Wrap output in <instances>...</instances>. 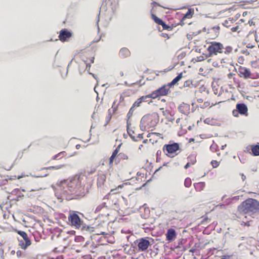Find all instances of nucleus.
Wrapping results in <instances>:
<instances>
[{"label":"nucleus","mask_w":259,"mask_h":259,"mask_svg":"<svg viewBox=\"0 0 259 259\" xmlns=\"http://www.w3.org/2000/svg\"><path fill=\"white\" fill-rule=\"evenodd\" d=\"M208 220V218L207 217H205L204 218V219H203V220L201 221V224H204L207 221V220Z\"/></svg>","instance_id":"obj_47"},{"label":"nucleus","mask_w":259,"mask_h":259,"mask_svg":"<svg viewBox=\"0 0 259 259\" xmlns=\"http://www.w3.org/2000/svg\"><path fill=\"white\" fill-rule=\"evenodd\" d=\"M115 157H113L112 156H111V157L109 158V164H112L113 161V160L114 159Z\"/></svg>","instance_id":"obj_48"},{"label":"nucleus","mask_w":259,"mask_h":259,"mask_svg":"<svg viewBox=\"0 0 259 259\" xmlns=\"http://www.w3.org/2000/svg\"><path fill=\"white\" fill-rule=\"evenodd\" d=\"M130 125H131V123H130L129 122H127L126 124V130H127V133H128L129 136L131 137V138L134 141H137L138 139L135 136H134L133 135L134 134V131L132 130H130L129 127H130Z\"/></svg>","instance_id":"obj_19"},{"label":"nucleus","mask_w":259,"mask_h":259,"mask_svg":"<svg viewBox=\"0 0 259 259\" xmlns=\"http://www.w3.org/2000/svg\"><path fill=\"white\" fill-rule=\"evenodd\" d=\"M59 189L62 196L69 200L79 196L83 190L78 179L76 178L61 181Z\"/></svg>","instance_id":"obj_1"},{"label":"nucleus","mask_w":259,"mask_h":259,"mask_svg":"<svg viewBox=\"0 0 259 259\" xmlns=\"http://www.w3.org/2000/svg\"><path fill=\"white\" fill-rule=\"evenodd\" d=\"M180 145L178 143L165 144L163 147L164 152L166 151L168 154H172L180 149Z\"/></svg>","instance_id":"obj_9"},{"label":"nucleus","mask_w":259,"mask_h":259,"mask_svg":"<svg viewBox=\"0 0 259 259\" xmlns=\"http://www.w3.org/2000/svg\"><path fill=\"white\" fill-rule=\"evenodd\" d=\"M210 149L212 152L219 151L218 150V145L217 144H214V143L210 146Z\"/></svg>","instance_id":"obj_32"},{"label":"nucleus","mask_w":259,"mask_h":259,"mask_svg":"<svg viewBox=\"0 0 259 259\" xmlns=\"http://www.w3.org/2000/svg\"><path fill=\"white\" fill-rule=\"evenodd\" d=\"M151 18L154 20V21L158 25H159L162 21V19L157 17L155 15L153 14H151Z\"/></svg>","instance_id":"obj_23"},{"label":"nucleus","mask_w":259,"mask_h":259,"mask_svg":"<svg viewBox=\"0 0 259 259\" xmlns=\"http://www.w3.org/2000/svg\"><path fill=\"white\" fill-rule=\"evenodd\" d=\"M170 89L165 84L161 87L159 88L155 91L152 92V95L153 97V99L158 98L161 96H166L168 94Z\"/></svg>","instance_id":"obj_6"},{"label":"nucleus","mask_w":259,"mask_h":259,"mask_svg":"<svg viewBox=\"0 0 259 259\" xmlns=\"http://www.w3.org/2000/svg\"><path fill=\"white\" fill-rule=\"evenodd\" d=\"M236 109L232 111L234 116L238 117V114L245 115L247 114L248 108L246 104L243 103H237L236 106Z\"/></svg>","instance_id":"obj_8"},{"label":"nucleus","mask_w":259,"mask_h":259,"mask_svg":"<svg viewBox=\"0 0 259 259\" xmlns=\"http://www.w3.org/2000/svg\"><path fill=\"white\" fill-rule=\"evenodd\" d=\"M190 106L189 104L182 103L178 107L179 111L183 114L188 115L189 113Z\"/></svg>","instance_id":"obj_12"},{"label":"nucleus","mask_w":259,"mask_h":259,"mask_svg":"<svg viewBox=\"0 0 259 259\" xmlns=\"http://www.w3.org/2000/svg\"><path fill=\"white\" fill-rule=\"evenodd\" d=\"M239 28V26H237L236 27H233L231 28V30L233 32H235V31H237V30Z\"/></svg>","instance_id":"obj_50"},{"label":"nucleus","mask_w":259,"mask_h":259,"mask_svg":"<svg viewBox=\"0 0 259 259\" xmlns=\"http://www.w3.org/2000/svg\"><path fill=\"white\" fill-rule=\"evenodd\" d=\"M221 259H234V257L232 254L224 255L221 257Z\"/></svg>","instance_id":"obj_36"},{"label":"nucleus","mask_w":259,"mask_h":259,"mask_svg":"<svg viewBox=\"0 0 259 259\" xmlns=\"http://www.w3.org/2000/svg\"><path fill=\"white\" fill-rule=\"evenodd\" d=\"M240 214H251L259 210V202L253 198H248L238 206Z\"/></svg>","instance_id":"obj_3"},{"label":"nucleus","mask_w":259,"mask_h":259,"mask_svg":"<svg viewBox=\"0 0 259 259\" xmlns=\"http://www.w3.org/2000/svg\"><path fill=\"white\" fill-rule=\"evenodd\" d=\"M212 29L217 33L219 32L220 30V27L219 26H215L212 28Z\"/></svg>","instance_id":"obj_43"},{"label":"nucleus","mask_w":259,"mask_h":259,"mask_svg":"<svg viewBox=\"0 0 259 259\" xmlns=\"http://www.w3.org/2000/svg\"><path fill=\"white\" fill-rule=\"evenodd\" d=\"M246 47H247V48H253L254 47V46H253V45H252V44H248L247 45Z\"/></svg>","instance_id":"obj_54"},{"label":"nucleus","mask_w":259,"mask_h":259,"mask_svg":"<svg viewBox=\"0 0 259 259\" xmlns=\"http://www.w3.org/2000/svg\"><path fill=\"white\" fill-rule=\"evenodd\" d=\"M194 13V11L193 9L190 8L188 9V11L184 15L183 17L182 20H181L180 23L182 26L184 24V23L183 22V21L186 19V18H191L192 17L193 14Z\"/></svg>","instance_id":"obj_14"},{"label":"nucleus","mask_w":259,"mask_h":259,"mask_svg":"<svg viewBox=\"0 0 259 259\" xmlns=\"http://www.w3.org/2000/svg\"><path fill=\"white\" fill-rule=\"evenodd\" d=\"M170 116H171V117L168 118V121L172 122L174 121L175 118L174 117H172L173 115H172L171 113H170Z\"/></svg>","instance_id":"obj_53"},{"label":"nucleus","mask_w":259,"mask_h":259,"mask_svg":"<svg viewBox=\"0 0 259 259\" xmlns=\"http://www.w3.org/2000/svg\"><path fill=\"white\" fill-rule=\"evenodd\" d=\"M152 4H153L154 5H157V6H160V5L158 3H157V2H152Z\"/></svg>","instance_id":"obj_63"},{"label":"nucleus","mask_w":259,"mask_h":259,"mask_svg":"<svg viewBox=\"0 0 259 259\" xmlns=\"http://www.w3.org/2000/svg\"><path fill=\"white\" fill-rule=\"evenodd\" d=\"M182 76L183 73H181L174 78L170 82L165 84L168 88H170L171 86L176 84L182 78Z\"/></svg>","instance_id":"obj_15"},{"label":"nucleus","mask_w":259,"mask_h":259,"mask_svg":"<svg viewBox=\"0 0 259 259\" xmlns=\"http://www.w3.org/2000/svg\"><path fill=\"white\" fill-rule=\"evenodd\" d=\"M104 207H107V206L106 205V204L105 202H103L102 204L98 205L96 207V208L95 210V212L96 213L97 212L100 211L103 208H104Z\"/></svg>","instance_id":"obj_24"},{"label":"nucleus","mask_w":259,"mask_h":259,"mask_svg":"<svg viewBox=\"0 0 259 259\" xmlns=\"http://www.w3.org/2000/svg\"><path fill=\"white\" fill-rule=\"evenodd\" d=\"M142 102V101L140 100V98H139L135 102L132 106L134 108L139 107L140 106V104H141Z\"/></svg>","instance_id":"obj_29"},{"label":"nucleus","mask_w":259,"mask_h":259,"mask_svg":"<svg viewBox=\"0 0 259 259\" xmlns=\"http://www.w3.org/2000/svg\"><path fill=\"white\" fill-rule=\"evenodd\" d=\"M229 22H230L231 23H233L234 22V20H233V18H229L228 20H226L223 23V25L226 27H229L230 26V25H229Z\"/></svg>","instance_id":"obj_25"},{"label":"nucleus","mask_w":259,"mask_h":259,"mask_svg":"<svg viewBox=\"0 0 259 259\" xmlns=\"http://www.w3.org/2000/svg\"><path fill=\"white\" fill-rule=\"evenodd\" d=\"M238 74L241 77L244 79L252 78L249 69L240 66L238 68Z\"/></svg>","instance_id":"obj_10"},{"label":"nucleus","mask_w":259,"mask_h":259,"mask_svg":"<svg viewBox=\"0 0 259 259\" xmlns=\"http://www.w3.org/2000/svg\"><path fill=\"white\" fill-rule=\"evenodd\" d=\"M134 108H134V107H133V106H132V107L130 108L128 112L127 113V114L126 123L127 122H128V120H129L130 118L132 116L133 112H134Z\"/></svg>","instance_id":"obj_28"},{"label":"nucleus","mask_w":259,"mask_h":259,"mask_svg":"<svg viewBox=\"0 0 259 259\" xmlns=\"http://www.w3.org/2000/svg\"><path fill=\"white\" fill-rule=\"evenodd\" d=\"M144 117H145V116H144V117H142V118L141 119V122H140V128H141V130H142V131H143V125H142V121H143V119H144Z\"/></svg>","instance_id":"obj_51"},{"label":"nucleus","mask_w":259,"mask_h":259,"mask_svg":"<svg viewBox=\"0 0 259 259\" xmlns=\"http://www.w3.org/2000/svg\"><path fill=\"white\" fill-rule=\"evenodd\" d=\"M159 25H161L164 30H170L171 29V26L166 24L163 20Z\"/></svg>","instance_id":"obj_26"},{"label":"nucleus","mask_w":259,"mask_h":259,"mask_svg":"<svg viewBox=\"0 0 259 259\" xmlns=\"http://www.w3.org/2000/svg\"><path fill=\"white\" fill-rule=\"evenodd\" d=\"M204 122L207 124L213 125L214 121L212 118H207L204 120Z\"/></svg>","instance_id":"obj_31"},{"label":"nucleus","mask_w":259,"mask_h":259,"mask_svg":"<svg viewBox=\"0 0 259 259\" xmlns=\"http://www.w3.org/2000/svg\"><path fill=\"white\" fill-rule=\"evenodd\" d=\"M89 74L91 75L95 79L97 80V78L96 77L95 75L92 73L89 72Z\"/></svg>","instance_id":"obj_60"},{"label":"nucleus","mask_w":259,"mask_h":259,"mask_svg":"<svg viewBox=\"0 0 259 259\" xmlns=\"http://www.w3.org/2000/svg\"><path fill=\"white\" fill-rule=\"evenodd\" d=\"M191 85H193L192 82L191 80H188L186 81H185L184 83V87H190Z\"/></svg>","instance_id":"obj_33"},{"label":"nucleus","mask_w":259,"mask_h":259,"mask_svg":"<svg viewBox=\"0 0 259 259\" xmlns=\"http://www.w3.org/2000/svg\"><path fill=\"white\" fill-rule=\"evenodd\" d=\"M106 180V176L104 175H101L99 176L97 180V185L98 187L102 186Z\"/></svg>","instance_id":"obj_20"},{"label":"nucleus","mask_w":259,"mask_h":259,"mask_svg":"<svg viewBox=\"0 0 259 259\" xmlns=\"http://www.w3.org/2000/svg\"><path fill=\"white\" fill-rule=\"evenodd\" d=\"M78 212L70 210L68 215L69 224L75 229L80 230L82 232H93L95 228L87 225L78 215Z\"/></svg>","instance_id":"obj_2"},{"label":"nucleus","mask_w":259,"mask_h":259,"mask_svg":"<svg viewBox=\"0 0 259 259\" xmlns=\"http://www.w3.org/2000/svg\"><path fill=\"white\" fill-rule=\"evenodd\" d=\"M118 153V150H117V149H115V150L113 151V152L112 153V155H111V156H112L113 157L114 156V157H115L116 156V155H117V153Z\"/></svg>","instance_id":"obj_45"},{"label":"nucleus","mask_w":259,"mask_h":259,"mask_svg":"<svg viewBox=\"0 0 259 259\" xmlns=\"http://www.w3.org/2000/svg\"><path fill=\"white\" fill-rule=\"evenodd\" d=\"M203 55H205V58H208L211 57L212 55H214L211 52H208V54H204V53L202 54Z\"/></svg>","instance_id":"obj_44"},{"label":"nucleus","mask_w":259,"mask_h":259,"mask_svg":"<svg viewBox=\"0 0 259 259\" xmlns=\"http://www.w3.org/2000/svg\"><path fill=\"white\" fill-rule=\"evenodd\" d=\"M118 157H119L120 159H127L128 158L127 156L123 153H119L118 154Z\"/></svg>","instance_id":"obj_39"},{"label":"nucleus","mask_w":259,"mask_h":259,"mask_svg":"<svg viewBox=\"0 0 259 259\" xmlns=\"http://www.w3.org/2000/svg\"><path fill=\"white\" fill-rule=\"evenodd\" d=\"M161 153H162V152L161 150H159L157 151V153H156V156H157V157H159L160 155H161Z\"/></svg>","instance_id":"obj_52"},{"label":"nucleus","mask_w":259,"mask_h":259,"mask_svg":"<svg viewBox=\"0 0 259 259\" xmlns=\"http://www.w3.org/2000/svg\"><path fill=\"white\" fill-rule=\"evenodd\" d=\"M84 240V238L82 236H77L75 237L74 240L76 242H81Z\"/></svg>","instance_id":"obj_30"},{"label":"nucleus","mask_w":259,"mask_h":259,"mask_svg":"<svg viewBox=\"0 0 259 259\" xmlns=\"http://www.w3.org/2000/svg\"><path fill=\"white\" fill-rule=\"evenodd\" d=\"M212 66L214 67H218V63L217 62H213L212 63Z\"/></svg>","instance_id":"obj_56"},{"label":"nucleus","mask_w":259,"mask_h":259,"mask_svg":"<svg viewBox=\"0 0 259 259\" xmlns=\"http://www.w3.org/2000/svg\"><path fill=\"white\" fill-rule=\"evenodd\" d=\"M72 32L67 29H63L60 31L59 37L62 42L68 41V39L72 36Z\"/></svg>","instance_id":"obj_11"},{"label":"nucleus","mask_w":259,"mask_h":259,"mask_svg":"<svg viewBox=\"0 0 259 259\" xmlns=\"http://www.w3.org/2000/svg\"><path fill=\"white\" fill-rule=\"evenodd\" d=\"M16 254L18 257H24V253H23L20 250H18L16 252Z\"/></svg>","instance_id":"obj_40"},{"label":"nucleus","mask_w":259,"mask_h":259,"mask_svg":"<svg viewBox=\"0 0 259 259\" xmlns=\"http://www.w3.org/2000/svg\"><path fill=\"white\" fill-rule=\"evenodd\" d=\"M190 166V163L189 162H188L184 166V168L185 169H187L188 167Z\"/></svg>","instance_id":"obj_55"},{"label":"nucleus","mask_w":259,"mask_h":259,"mask_svg":"<svg viewBox=\"0 0 259 259\" xmlns=\"http://www.w3.org/2000/svg\"><path fill=\"white\" fill-rule=\"evenodd\" d=\"M140 98V100H141L142 102H148V104H150V103L152 102L151 99H153V97L152 95V93H151L148 95L142 96Z\"/></svg>","instance_id":"obj_16"},{"label":"nucleus","mask_w":259,"mask_h":259,"mask_svg":"<svg viewBox=\"0 0 259 259\" xmlns=\"http://www.w3.org/2000/svg\"><path fill=\"white\" fill-rule=\"evenodd\" d=\"M192 184L191 179L189 178H187L185 180L184 185L186 187L189 188L191 186Z\"/></svg>","instance_id":"obj_27"},{"label":"nucleus","mask_w":259,"mask_h":259,"mask_svg":"<svg viewBox=\"0 0 259 259\" xmlns=\"http://www.w3.org/2000/svg\"><path fill=\"white\" fill-rule=\"evenodd\" d=\"M205 186V184L204 182H199L197 183L194 184V186L195 190L197 191H201L203 190Z\"/></svg>","instance_id":"obj_18"},{"label":"nucleus","mask_w":259,"mask_h":259,"mask_svg":"<svg viewBox=\"0 0 259 259\" xmlns=\"http://www.w3.org/2000/svg\"><path fill=\"white\" fill-rule=\"evenodd\" d=\"M210 163L213 168H216L219 165V162L216 160H212Z\"/></svg>","instance_id":"obj_34"},{"label":"nucleus","mask_w":259,"mask_h":259,"mask_svg":"<svg viewBox=\"0 0 259 259\" xmlns=\"http://www.w3.org/2000/svg\"><path fill=\"white\" fill-rule=\"evenodd\" d=\"M251 151L253 155L258 156L259 155V145L256 144L253 146L251 147Z\"/></svg>","instance_id":"obj_22"},{"label":"nucleus","mask_w":259,"mask_h":259,"mask_svg":"<svg viewBox=\"0 0 259 259\" xmlns=\"http://www.w3.org/2000/svg\"><path fill=\"white\" fill-rule=\"evenodd\" d=\"M90 62L91 63H93L94 62V57H92L91 59H90Z\"/></svg>","instance_id":"obj_64"},{"label":"nucleus","mask_w":259,"mask_h":259,"mask_svg":"<svg viewBox=\"0 0 259 259\" xmlns=\"http://www.w3.org/2000/svg\"><path fill=\"white\" fill-rule=\"evenodd\" d=\"M48 175V174H40V175H32V177L34 178H40V177H45Z\"/></svg>","instance_id":"obj_37"},{"label":"nucleus","mask_w":259,"mask_h":259,"mask_svg":"<svg viewBox=\"0 0 259 259\" xmlns=\"http://www.w3.org/2000/svg\"><path fill=\"white\" fill-rule=\"evenodd\" d=\"M241 178L243 181H244L246 179V176L244 174H242Z\"/></svg>","instance_id":"obj_59"},{"label":"nucleus","mask_w":259,"mask_h":259,"mask_svg":"<svg viewBox=\"0 0 259 259\" xmlns=\"http://www.w3.org/2000/svg\"><path fill=\"white\" fill-rule=\"evenodd\" d=\"M242 53L243 54H245L246 55H248L249 54V52L247 50H244L242 51Z\"/></svg>","instance_id":"obj_49"},{"label":"nucleus","mask_w":259,"mask_h":259,"mask_svg":"<svg viewBox=\"0 0 259 259\" xmlns=\"http://www.w3.org/2000/svg\"><path fill=\"white\" fill-rule=\"evenodd\" d=\"M84 63L86 64V66H87V68H88V69H90L91 67V65L90 63H88L87 61H85V60H83Z\"/></svg>","instance_id":"obj_46"},{"label":"nucleus","mask_w":259,"mask_h":259,"mask_svg":"<svg viewBox=\"0 0 259 259\" xmlns=\"http://www.w3.org/2000/svg\"><path fill=\"white\" fill-rule=\"evenodd\" d=\"M150 240L153 242V239L148 237H143L137 239L134 241V244L138 247V250L139 251H145L152 244Z\"/></svg>","instance_id":"obj_4"},{"label":"nucleus","mask_w":259,"mask_h":259,"mask_svg":"<svg viewBox=\"0 0 259 259\" xmlns=\"http://www.w3.org/2000/svg\"><path fill=\"white\" fill-rule=\"evenodd\" d=\"M166 236V239L169 242L173 241L176 236L175 230L172 228L168 229Z\"/></svg>","instance_id":"obj_13"},{"label":"nucleus","mask_w":259,"mask_h":259,"mask_svg":"<svg viewBox=\"0 0 259 259\" xmlns=\"http://www.w3.org/2000/svg\"><path fill=\"white\" fill-rule=\"evenodd\" d=\"M197 101L199 102V103H202L203 101V99L202 98H199L197 99Z\"/></svg>","instance_id":"obj_62"},{"label":"nucleus","mask_w":259,"mask_h":259,"mask_svg":"<svg viewBox=\"0 0 259 259\" xmlns=\"http://www.w3.org/2000/svg\"><path fill=\"white\" fill-rule=\"evenodd\" d=\"M186 56V53L185 52H182L180 54H179L177 58L178 60H181L185 56Z\"/></svg>","instance_id":"obj_38"},{"label":"nucleus","mask_w":259,"mask_h":259,"mask_svg":"<svg viewBox=\"0 0 259 259\" xmlns=\"http://www.w3.org/2000/svg\"><path fill=\"white\" fill-rule=\"evenodd\" d=\"M223 49H224V46L221 42L212 41L210 42L207 50L208 52H211L214 55H217L218 53H222Z\"/></svg>","instance_id":"obj_7"},{"label":"nucleus","mask_w":259,"mask_h":259,"mask_svg":"<svg viewBox=\"0 0 259 259\" xmlns=\"http://www.w3.org/2000/svg\"><path fill=\"white\" fill-rule=\"evenodd\" d=\"M17 233L20 235L23 239H18L19 241V246L21 247L22 249L25 250L31 244V241L28 237V235L24 231L19 230Z\"/></svg>","instance_id":"obj_5"},{"label":"nucleus","mask_w":259,"mask_h":259,"mask_svg":"<svg viewBox=\"0 0 259 259\" xmlns=\"http://www.w3.org/2000/svg\"><path fill=\"white\" fill-rule=\"evenodd\" d=\"M64 167V164H61L57 166H49V167H42L40 169L41 170H48V169H54V170H57L61 169Z\"/></svg>","instance_id":"obj_21"},{"label":"nucleus","mask_w":259,"mask_h":259,"mask_svg":"<svg viewBox=\"0 0 259 259\" xmlns=\"http://www.w3.org/2000/svg\"><path fill=\"white\" fill-rule=\"evenodd\" d=\"M137 139L138 138H139V139H143V134H138L137 137L136 138Z\"/></svg>","instance_id":"obj_58"},{"label":"nucleus","mask_w":259,"mask_h":259,"mask_svg":"<svg viewBox=\"0 0 259 259\" xmlns=\"http://www.w3.org/2000/svg\"><path fill=\"white\" fill-rule=\"evenodd\" d=\"M248 23L250 24V25H254V23L251 20H249Z\"/></svg>","instance_id":"obj_61"},{"label":"nucleus","mask_w":259,"mask_h":259,"mask_svg":"<svg viewBox=\"0 0 259 259\" xmlns=\"http://www.w3.org/2000/svg\"><path fill=\"white\" fill-rule=\"evenodd\" d=\"M209 104H210V103H209V102L206 101V102H205L204 103V104H203V106H201L200 107H201V108H206V107H207V106H208L209 105Z\"/></svg>","instance_id":"obj_42"},{"label":"nucleus","mask_w":259,"mask_h":259,"mask_svg":"<svg viewBox=\"0 0 259 259\" xmlns=\"http://www.w3.org/2000/svg\"><path fill=\"white\" fill-rule=\"evenodd\" d=\"M130 54V51L126 48L121 49L119 51V55L123 58L129 56Z\"/></svg>","instance_id":"obj_17"},{"label":"nucleus","mask_w":259,"mask_h":259,"mask_svg":"<svg viewBox=\"0 0 259 259\" xmlns=\"http://www.w3.org/2000/svg\"><path fill=\"white\" fill-rule=\"evenodd\" d=\"M226 51L224 52L225 54H229L232 51V48L230 46H228L226 48Z\"/></svg>","instance_id":"obj_35"},{"label":"nucleus","mask_w":259,"mask_h":259,"mask_svg":"<svg viewBox=\"0 0 259 259\" xmlns=\"http://www.w3.org/2000/svg\"><path fill=\"white\" fill-rule=\"evenodd\" d=\"M205 59V58L203 56H200L197 57L196 61L197 62H200L203 61Z\"/></svg>","instance_id":"obj_41"},{"label":"nucleus","mask_w":259,"mask_h":259,"mask_svg":"<svg viewBox=\"0 0 259 259\" xmlns=\"http://www.w3.org/2000/svg\"><path fill=\"white\" fill-rule=\"evenodd\" d=\"M162 167V166H160L159 168H158L157 169H156L154 172V174H156L157 171H158L159 170H160Z\"/></svg>","instance_id":"obj_57"}]
</instances>
